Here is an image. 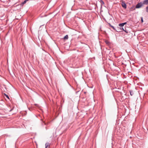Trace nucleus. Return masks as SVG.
Masks as SVG:
<instances>
[{
  "label": "nucleus",
  "instance_id": "7",
  "mask_svg": "<svg viewBox=\"0 0 148 148\" xmlns=\"http://www.w3.org/2000/svg\"><path fill=\"white\" fill-rule=\"evenodd\" d=\"M120 29L121 30H122V31H124V32H126L127 33V32L125 30H124V28L123 27H120Z\"/></svg>",
  "mask_w": 148,
  "mask_h": 148
},
{
  "label": "nucleus",
  "instance_id": "14",
  "mask_svg": "<svg viewBox=\"0 0 148 148\" xmlns=\"http://www.w3.org/2000/svg\"><path fill=\"white\" fill-rule=\"evenodd\" d=\"M106 43L107 44H108L109 43V42L108 41H106Z\"/></svg>",
  "mask_w": 148,
  "mask_h": 148
},
{
  "label": "nucleus",
  "instance_id": "16",
  "mask_svg": "<svg viewBox=\"0 0 148 148\" xmlns=\"http://www.w3.org/2000/svg\"><path fill=\"white\" fill-rule=\"evenodd\" d=\"M101 3H103V4H104V2H103V1H102V0H101Z\"/></svg>",
  "mask_w": 148,
  "mask_h": 148
},
{
  "label": "nucleus",
  "instance_id": "2",
  "mask_svg": "<svg viewBox=\"0 0 148 148\" xmlns=\"http://www.w3.org/2000/svg\"><path fill=\"white\" fill-rule=\"evenodd\" d=\"M121 5L123 7L124 9L126 8V5L125 3L124 2H122L121 3Z\"/></svg>",
  "mask_w": 148,
  "mask_h": 148
},
{
  "label": "nucleus",
  "instance_id": "3",
  "mask_svg": "<svg viewBox=\"0 0 148 148\" xmlns=\"http://www.w3.org/2000/svg\"><path fill=\"white\" fill-rule=\"evenodd\" d=\"M143 4H148V0H145L143 1Z\"/></svg>",
  "mask_w": 148,
  "mask_h": 148
},
{
  "label": "nucleus",
  "instance_id": "11",
  "mask_svg": "<svg viewBox=\"0 0 148 148\" xmlns=\"http://www.w3.org/2000/svg\"><path fill=\"white\" fill-rule=\"evenodd\" d=\"M4 95H5V97L8 98V99H9V96H8V95H6V94H4Z\"/></svg>",
  "mask_w": 148,
  "mask_h": 148
},
{
  "label": "nucleus",
  "instance_id": "5",
  "mask_svg": "<svg viewBox=\"0 0 148 148\" xmlns=\"http://www.w3.org/2000/svg\"><path fill=\"white\" fill-rule=\"evenodd\" d=\"M130 94L132 96L134 94V92L132 90H130Z\"/></svg>",
  "mask_w": 148,
  "mask_h": 148
},
{
  "label": "nucleus",
  "instance_id": "8",
  "mask_svg": "<svg viewBox=\"0 0 148 148\" xmlns=\"http://www.w3.org/2000/svg\"><path fill=\"white\" fill-rule=\"evenodd\" d=\"M26 1L25 0L21 4V5H23L24 4H25L26 3Z\"/></svg>",
  "mask_w": 148,
  "mask_h": 148
},
{
  "label": "nucleus",
  "instance_id": "17",
  "mask_svg": "<svg viewBox=\"0 0 148 148\" xmlns=\"http://www.w3.org/2000/svg\"><path fill=\"white\" fill-rule=\"evenodd\" d=\"M25 1L27 2L29 1V0H25Z\"/></svg>",
  "mask_w": 148,
  "mask_h": 148
},
{
  "label": "nucleus",
  "instance_id": "18",
  "mask_svg": "<svg viewBox=\"0 0 148 148\" xmlns=\"http://www.w3.org/2000/svg\"><path fill=\"white\" fill-rule=\"evenodd\" d=\"M12 109L10 111H12Z\"/></svg>",
  "mask_w": 148,
  "mask_h": 148
},
{
  "label": "nucleus",
  "instance_id": "6",
  "mask_svg": "<svg viewBox=\"0 0 148 148\" xmlns=\"http://www.w3.org/2000/svg\"><path fill=\"white\" fill-rule=\"evenodd\" d=\"M64 40H67L68 38V35H66L63 38Z\"/></svg>",
  "mask_w": 148,
  "mask_h": 148
},
{
  "label": "nucleus",
  "instance_id": "15",
  "mask_svg": "<svg viewBox=\"0 0 148 148\" xmlns=\"http://www.w3.org/2000/svg\"><path fill=\"white\" fill-rule=\"evenodd\" d=\"M123 23V25H125L126 24H127V22Z\"/></svg>",
  "mask_w": 148,
  "mask_h": 148
},
{
  "label": "nucleus",
  "instance_id": "9",
  "mask_svg": "<svg viewBox=\"0 0 148 148\" xmlns=\"http://www.w3.org/2000/svg\"><path fill=\"white\" fill-rule=\"evenodd\" d=\"M119 26L120 27H123L124 26V25L122 23H120L119 25Z\"/></svg>",
  "mask_w": 148,
  "mask_h": 148
},
{
  "label": "nucleus",
  "instance_id": "10",
  "mask_svg": "<svg viewBox=\"0 0 148 148\" xmlns=\"http://www.w3.org/2000/svg\"><path fill=\"white\" fill-rule=\"evenodd\" d=\"M109 25H110V26H111L112 28H113L114 30H115V28H114V27L113 26H112V25H111V24H110V23H109Z\"/></svg>",
  "mask_w": 148,
  "mask_h": 148
},
{
  "label": "nucleus",
  "instance_id": "1",
  "mask_svg": "<svg viewBox=\"0 0 148 148\" xmlns=\"http://www.w3.org/2000/svg\"><path fill=\"white\" fill-rule=\"evenodd\" d=\"M143 3L140 2V3H138L136 5V8H141V7H142L143 6Z\"/></svg>",
  "mask_w": 148,
  "mask_h": 148
},
{
  "label": "nucleus",
  "instance_id": "4",
  "mask_svg": "<svg viewBox=\"0 0 148 148\" xmlns=\"http://www.w3.org/2000/svg\"><path fill=\"white\" fill-rule=\"evenodd\" d=\"M45 148H47L48 147H49L50 146V145L49 143H47L45 144Z\"/></svg>",
  "mask_w": 148,
  "mask_h": 148
},
{
  "label": "nucleus",
  "instance_id": "12",
  "mask_svg": "<svg viewBox=\"0 0 148 148\" xmlns=\"http://www.w3.org/2000/svg\"><path fill=\"white\" fill-rule=\"evenodd\" d=\"M146 10L147 12H148V6L146 7Z\"/></svg>",
  "mask_w": 148,
  "mask_h": 148
},
{
  "label": "nucleus",
  "instance_id": "13",
  "mask_svg": "<svg viewBox=\"0 0 148 148\" xmlns=\"http://www.w3.org/2000/svg\"><path fill=\"white\" fill-rule=\"evenodd\" d=\"M141 22L142 23H143V18L142 17H141Z\"/></svg>",
  "mask_w": 148,
  "mask_h": 148
}]
</instances>
